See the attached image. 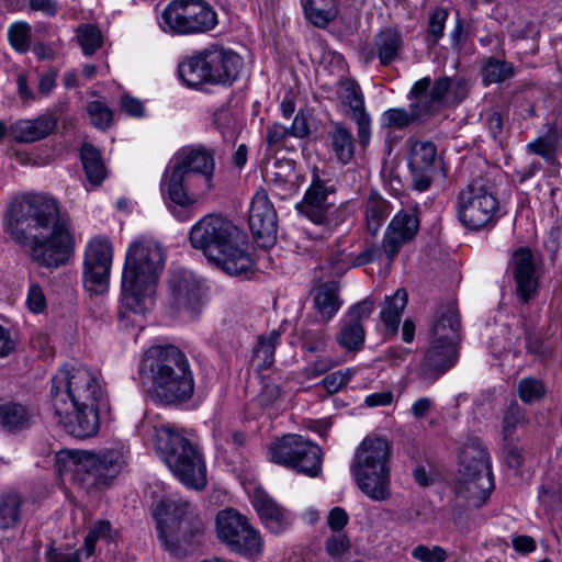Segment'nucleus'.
Returning a JSON list of instances; mask_svg holds the SVG:
<instances>
[{
	"label": "nucleus",
	"mask_w": 562,
	"mask_h": 562,
	"mask_svg": "<svg viewBox=\"0 0 562 562\" xmlns=\"http://www.w3.org/2000/svg\"><path fill=\"white\" fill-rule=\"evenodd\" d=\"M3 227L14 243L29 248L31 259L38 266L57 269L74 252L70 220L60 213L58 201L50 195L14 198L5 210Z\"/></svg>",
	"instance_id": "1"
},
{
	"label": "nucleus",
	"mask_w": 562,
	"mask_h": 562,
	"mask_svg": "<svg viewBox=\"0 0 562 562\" xmlns=\"http://www.w3.org/2000/svg\"><path fill=\"white\" fill-rule=\"evenodd\" d=\"M50 404L69 435L94 436L100 428L99 409L106 404L100 374L85 366L65 364L52 378Z\"/></svg>",
	"instance_id": "2"
},
{
	"label": "nucleus",
	"mask_w": 562,
	"mask_h": 562,
	"mask_svg": "<svg viewBox=\"0 0 562 562\" xmlns=\"http://www.w3.org/2000/svg\"><path fill=\"white\" fill-rule=\"evenodd\" d=\"M214 151L203 145L178 149L160 183L161 193L169 200L168 207L181 222L193 215V205L213 189Z\"/></svg>",
	"instance_id": "3"
},
{
	"label": "nucleus",
	"mask_w": 562,
	"mask_h": 562,
	"mask_svg": "<svg viewBox=\"0 0 562 562\" xmlns=\"http://www.w3.org/2000/svg\"><path fill=\"white\" fill-rule=\"evenodd\" d=\"M165 261L164 247L157 239L140 237L130 245L122 273V319L136 324L137 317H144L153 308Z\"/></svg>",
	"instance_id": "4"
},
{
	"label": "nucleus",
	"mask_w": 562,
	"mask_h": 562,
	"mask_svg": "<svg viewBox=\"0 0 562 562\" xmlns=\"http://www.w3.org/2000/svg\"><path fill=\"white\" fill-rule=\"evenodd\" d=\"M189 240L209 261L225 273L238 276L248 272L254 260L246 249L245 234L229 220L209 214L190 229Z\"/></svg>",
	"instance_id": "5"
},
{
	"label": "nucleus",
	"mask_w": 562,
	"mask_h": 562,
	"mask_svg": "<svg viewBox=\"0 0 562 562\" xmlns=\"http://www.w3.org/2000/svg\"><path fill=\"white\" fill-rule=\"evenodd\" d=\"M140 376L155 400L171 405L189 401L194 380L187 356L175 346H154L143 356Z\"/></svg>",
	"instance_id": "6"
},
{
	"label": "nucleus",
	"mask_w": 562,
	"mask_h": 562,
	"mask_svg": "<svg viewBox=\"0 0 562 562\" xmlns=\"http://www.w3.org/2000/svg\"><path fill=\"white\" fill-rule=\"evenodd\" d=\"M130 459V450L115 443L98 452L64 450L57 454L59 471L83 488L108 484L122 473Z\"/></svg>",
	"instance_id": "7"
},
{
	"label": "nucleus",
	"mask_w": 562,
	"mask_h": 562,
	"mask_svg": "<svg viewBox=\"0 0 562 562\" xmlns=\"http://www.w3.org/2000/svg\"><path fill=\"white\" fill-rule=\"evenodd\" d=\"M157 452L173 475L187 487L206 486V468L196 447L169 423L153 425Z\"/></svg>",
	"instance_id": "8"
},
{
	"label": "nucleus",
	"mask_w": 562,
	"mask_h": 562,
	"mask_svg": "<svg viewBox=\"0 0 562 562\" xmlns=\"http://www.w3.org/2000/svg\"><path fill=\"white\" fill-rule=\"evenodd\" d=\"M391 452L390 441L381 436H367L355 451L351 474L359 490L374 502L391 496Z\"/></svg>",
	"instance_id": "9"
},
{
	"label": "nucleus",
	"mask_w": 562,
	"mask_h": 562,
	"mask_svg": "<svg viewBox=\"0 0 562 562\" xmlns=\"http://www.w3.org/2000/svg\"><path fill=\"white\" fill-rule=\"evenodd\" d=\"M243 65V58L233 49L211 45L184 58L178 66V74L190 88L204 83L232 86Z\"/></svg>",
	"instance_id": "10"
},
{
	"label": "nucleus",
	"mask_w": 562,
	"mask_h": 562,
	"mask_svg": "<svg viewBox=\"0 0 562 562\" xmlns=\"http://www.w3.org/2000/svg\"><path fill=\"white\" fill-rule=\"evenodd\" d=\"M493 490L490 454L480 439H469L459 453L458 493L480 506Z\"/></svg>",
	"instance_id": "11"
},
{
	"label": "nucleus",
	"mask_w": 562,
	"mask_h": 562,
	"mask_svg": "<svg viewBox=\"0 0 562 562\" xmlns=\"http://www.w3.org/2000/svg\"><path fill=\"white\" fill-rule=\"evenodd\" d=\"M456 214L470 231L492 228L501 217L499 201L488 181L473 179L457 195Z\"/></svg>",
	"instance_id": "12"
},
{
	"label": "nucleus",
	"mask_w": 562,
	"mask_h": 562,
	"mask_svg": "<svg viewBox=\"0 0 562 562\" xmlns=\"http://www.w3.org/2000/svg\"><path fill=\"white\" fill-rule=\"evenodd\" d=\"M154 516L158 537L162 546L171 552L178 550L180 540H186L191 530L199 531L202 527L200 519L193 515L192 505L183 499H161L154 509Z\"/></svg>",
	"instance_id": "13"
},
{
	"label": "nucleus",
	"mask_w": 562,
	"mask_h": 562,
	"mask_svg": "<svg viewBox=\"0 0 562 562\" xmlns=\"http://www.w3.org/2000/svg\"><path fill=\"white\" fill-rule=\"evenodd\" d=\"M268 456L271 462L311 477L318 476L322 471L321 448L300 435H285L271 442Z\"/></svg>",
	"instance_id": "14"
},
{
	"label": "nucleus",
	"mask_w": 562,
	"mask_h": 562,
	"mask_svg": "<svg viewBox=\"0 0 562 562\" xmlns=\"http://www.w3.org/2000/svg\"><path fill=\"white\" fill-rule=\"evenodd\" d=\"M160 23L177 34H199L217 25V14L205 0H172L161 12Z\"/></svg>",
	"instance_id": "15"
},
{
	"label": "nucleus",
	"mask_w": 562,
	"mask_h": 562,
	"mask_svg": "<svg viewBox=\"0 0 562 562\" xmlns=\"http://www.w3.org/2000/svg\"><path fill=\"white\" fill-rule=\"evenodd\" d=\"M216 536L233 552L246 558H258L263 551L259 531L250 526L246 516L234 508L217 513Z\"/></svg>",
	"instance_id": "16"
},
{
	"label": "nucleus",
	"mask_w": 562,
	"mask_h": 562,
	"mask_svg": "<svg viewBox=\"0 0 562 562\" xmlns=\"http://www.w3.org/2000/svg\"><path fill=\"white\" fill-rule=\"evenodd\" d=\"M112 257L113 249L109 240L94 238L88 243L83 258V284L89 292H106Z\"/></svg>",
	"instance_id": "17"
},
{
	"label": "nucleus",
	"mask_w": 562,
	"mask_h": 562,
	"mask_svg": "<svg viewBox=\"0 0 562 562\" xmlns=\"http://www.w3.org/2000/svg\"><path fill=\"white\" fill-rule=\"evenodd\" d=\"M169 290L172 303L178 310L196 314L203 303V291L200 280L196 276L186 269H179L171 273Z\"/></svg>",
	"instance_id": "18"
},
{
	"label": "nucleus",
	"mask_w": 562,
	"mask_h": 562,
	"mask_svg": "<svg viewBox=\"0 0 562 562\" xmlns=\"http://www.w3.org/2000/svg\"><path fill=\"white\" fill-rule=\"evenodd\" d=\"M418 228L419 218L414 211H400L391 220L383 237V251L389 262L395 259L403 245L415 238Z\"/></svg>",
	"instance_id": "19"
},
{
	"label": "nucleus",
	"mask_w": 562,
	"mask_h": 562,
	"mask_svg": "<svg viewBox=\"0 0 562 562\" xmlns=\"http://www.w3.org/2000/svg\"><path fill=\"white\" fill-rule=\"evenodd\" d=\"M249 227L257 239L272 243L277 235L278 216L266 191L260 190L254 195L249 209Z\"/></svg>",
	"instance_id": "20"
},
{
	"label": "nucleus",
	"mask_w": 562,
	"mask_h": 562,
	"mask_svg": "<svg viewBox=\"0 0 562 562\" xmlns=\"http://www.w3.org/2000/svg\"><path fill=\"white\" fill-rule=\"evenodd\" d=\"M329 187L318 177H314L304 199L296 204L297 211L311 222L319 225H329L331 205L327 203Z\"/></svg>",
	"instance_id": "21"
},
{
	"label": "nucleus",
	"mask_w": 562,
	"mask_h": 562,
	"mask_svg": "<svg viewBox=\"0 0 562 562\" xmlns=\"http://www.w3.org/2000/svg\"><path fill=\"white\" fill-rule=\"evenodd\" d=\"M458 356V345L429 341L420 364V375L435 381L456 364Z\"/></svg>",
	"instance_id": "22"
},
{
	"label": "nucleus",
	"mask_w": 562,
	"mask_h": 562,
	"mask_svg": "<svg viewBox=\"0 0 562 562\" xmlns=\"http://www.w3.org/2000/svg\"><path fill=\"white\" fill-rule=\"evenodd\" d=\"M512 265L517 294L524 302H527L536 294L538 288L536 263L531 250L524 247L516 250Z\"/></svg>",
	"instance_id": "23"
},
{
	"label": "nucleus",
	"mask_w": 562,
	"mask_h": 562,
	"mask_svg": "<svg viewBox=\"0 0 562 562\" xmlns=\"http://www.w3.org/2000/svg\"><path fill=\"white\" fill-rule=\"evenodd\" d=\"M431 79L424 77L412 87L411 95L420 104L428 115L436 111L442 103L449 104L451 80L449 78L438 79L431 87Z\"/></svg>",
	"instance_id": "24"
},
{
	"label": "nucleus",
	"mask_w": 562,
	"mask_h": 562,
	"mask_svg": "<svg viewBox=\"0 0 562 562\" xmlns=\"http://www.w3.org/2000/svg\"><path fill=\"white\" fill-rule=\"evenodd\" d=\"M251 503L262 522L271 532L279 533L290 525L288 512L266 492L255 491Z\"/></svg>",
	"instance_id": "25"
},
{
	"label": "nucleus",
	"mask_w": 562,
	"mask_h": 562,
	"mask_svg": "<svg viewBox=\"0 0 562 562\" xmlns=\"http://www.w3.org/2000/svg\"><path fill=\"white\" fill-rule=\"evenodd\" d=\"M429 341L440 344L460 342V319L453 305L441 306L429 330Z\"/></svg>",
	"instance_id": "26"
},
{
	"label": "nucleus",
	"mask_w": 562,
	"mask_h": 562,
	"mask_svg": "<svg viewBox=\"0 0 562 562\" xmlns=\"http://www.w3.org/2000/svg\"><path fill=\"white\" fill-rule=\"evenodd\" d=\"M23 498L16 492H9L0 498V543L14 538L22 515Z\"/></svg>",
	"instance_id": "27"
},
{
	"label": "nucleus",
	"mask_w": 562,
	"mask_h": 562,
	"mask_svg": "<svg viewBox=\"0 0 562 562\" xmlns=\"http://www.w3.org/2000/svg\"><path fill=\"white\" fill-rule=\"evenodd\" d=\"M52 116H40L34 120H19L10 127L12 136L21 143H33L46 137L55 128Z\"/></svg>",
	"instance_id": "28"
},
{
	"label": "nucleus",
	"mask_w": 562,
	"mask_h": 562,
	"mask_svg": "<svg viewBox=\"0 0 562 562\" xmlns=\"http://www.w3.org/2000/svg\"><path fill=\"white\" fill-rule=\"evenodd\" d=\"M373 45L380 64L387 66L400 57L404 38L397 29L385 27L376 33Z\"/></svg>",
	"instance_id": "29"
},
{
	"label": "nucleus",
	"mask_w": 562,
	"mask_h": 562,
	"mask_svg": "<svg viewBox=\"0 0 562 562\" xmlns=\"http://www.w3.org/2000/svg\"><path fill=\"white\" fill-rule=\"evenodd\" d=\"M34 414L15 402H0V426L9 431L22 430L31 425Z\"/></svg>",
	"instance_id": "30"
},
{
	"label": "nucleus",
	"mask_w": 562,
	"mask_h": 562,
	"mask_svg": "<svg viewBox=\"0 0 562 562\" xmlns=\"http://www.w3.org/2000/svg\"><path fill=\"white\" fill-rule=\"evenodd\" d=\"M411 104L409 109L395 108L389 109L381 116V124L384 127H392L403 130L411 123L420 120L426 116V113L422 109L420 104L409 94Z\"/></svg>",
	"instance_id": "31"
},
{
	"label": "nucleus",
	"mask_w": 562,
	"mask_h": 562,
	"mask_svg": "<svg viewBox=\"0 0 562 562\" xmlns=\"http://www.w3.org/2000/svg\"><path fill=\"white\" fill-rule=\"evenodd\" d=\"M333 151L342 164H348L355 155V139L351 132L340 122H333L329 131Z\"/></svg>",
	"instance_id": "32"
},
{
	"label": "nucleus",
	"mask_w": 562,
	"mask_h": 562,
	"mask_svg": "<svg viewBox=\"0 0 562 562\" xmlns=\"http://www.w3.org/2000/svg\"><path fill=\"white\" fill-rule=\"evenodd\" d=\"M407 304V293L404 289H398L392 296L385 299L380 313V318L384 326L392 334L397 331L401 317Z\"/></svg>",
	"instance_id": "33"
},
{
	"label": "nucleus",
	"mask_w": 562,
	"mask_h": 562,
	"mask_svg": "<svg viewBox=\"0 0 562 562\" xmlns=\"http://www.w3.org/2000/svg\"><path fill=\"white\" fill-rule=\"evenodd\" d=\"M437 149L434 143L427 140H414L409 146V170L432 171Z\"/></svg>",
	"instance_id": "34"
},
{
	"label": "nucleus",
	"mask_w": 562,
	"mask_h": 562,
	"mask_svg": "<svg viewBox=\"0 0 562 562\" xmlns=\"http://www.w3.org/2000/svg\"><path fill=\"white\" fill-rule=\"evenodd\" d=\"M339 286L336 282L330 281L322 284L315 294L314 302L319 314L330 319L339 310L340 301L338 297Z\"/></svg>",
	"instance_id": "35"
},
{
	"label": "nucleus",
	"mask_w": 562,
	"mask_h": 562,
	"mask_svg": "<svg viewBox=\"0 0 562 562\" xmlns=\"http://www.w3.org/2000/svg\"><path fill=\"white\" fill-rule=\"evenodd\" d=\"M82 166L89 182L99 186L106 176L105 166L99 150L91 144H85L80 153Z\"/></svg>",
	"instance_id": "36"
},
{
	"label": "nucleus",
	"mask_w": 562,
	"mask_h": 562,
	"mask_svg": "<svg viewBox=\"0 0 562 562\" xmlns=\"http://www.w3.org/2000/svg\"><path fill=\"white\" fill-rule=\"evenodd\" d=\"M337 98L341 104L350 109L352 115L367 111L364 106V95L360 86L355 80H339L337 87Z\"/></svg>",
	"instance_id": "37"
},
{
	"label": "nucleus",
	"mask_w": 562,
	"mask_h": 562,
	"mask_svg": "<svg viewBox=\"0 0 562 562\" xmlns=\"http://www.w3.org/2000/svg\"><path fill=\"white\" fill-rule=\"evenodd\" d=\"M269 184L283 191H290L293 187L294 167L291 160H277L265 172Z\"/></svg>",
	"instance_id": "38"
},
{
	"label": "nucleus",
	"mask_w": 562,
	"mask_h": 562,
	"mask_svg": "<svg viewBox=\"0 0 562 562\" xmlns=\"http://www.w3.org/2000/svg\"><path fill=\"white\" fill-rule=\"evenodd\" d=\"M389 203L378 194H371L366 204L367 228L375 235L389 216Z\"/></svg>",
	"instance_id": "39"
},
{
	"label": "nucleus",
	"mask_w": 562,
	"mask_h": 562,
	"mask_svg": "<svg viewBox=\"0 0 562 562\" xmlns=\"http://www.w3.org/2000/svg\"><path fill=\"white\" fill-rule=\"evenodd\" d=\"M280 331L272 330L267 336L262 335L258 338V345L255 349V360L259 371L268 369L274 361L276 347L280 340Z\"/></svg>",
	"instance_id": "40"
},
{
	"label": "nucleus",
	"mask_w": 562,
	"mask_h": 562,
	"mask_svg": "<svg viewBox=\"0 0 562 562\" xmlns=\"http://www.w3.org/2000/svg\"><path fill=\"white\" fill-rule=\"evenodd\" d=\"M337 341L347 350H359L364 342V329L362 324L344 318Z\"/></svg>",
	"instance_id": "41"
},
{
	"label": "nucleus",
	"mask_w": 562,
	"mask_h": 562,
	"mask_svg": "<svg viewBox=\"0 0 562 562\" xmlns=\"http://www.w3.org/2000/svg\"><path fill=\"white\" fill-rule=\"evenodd\" d=\"M77 42L86 56L93 55L103 44V36L98 26L81 24L76 30Z\"/></svg>",
	"instance_id": "42"
},
{
	"label": "nucleus",
	"mask_w": 562,
	"mask_h": 562,
	"mask_svg": "<svg viewBox=\"0 0 562 562\" xmlns=\"http://www.w3.org/2000/svg\"><path fill=\"white\" fill-rule=\"evenodd\" d=\"M558 147V134L554 130L528 143L526 149L529 154L538 155L546 161H553Z\"/></svg>",
	"instance_id": "43"
},
{
	"label": "nucleus",
	"mask_w": 562,
	"mask_h": 562,
	"mask_svg": "<svg viewBox=\"0 0 562 562\" xmlns=\"http://www.w3.org/2000/svg\"><path fill=\"white\" fill-rule=\"evenodd\" d=\"M114 537L112 525L109 520L94 521L85 538L82 551L90 557L95 551V543L99 540L111 541Z\"/></svg>",
	"instance_id": "44"
},
{
	"label": "nucleus",
	"mask_w": 562,
	"mask_h": 562,
	"mask_svg": "<svg viewBox=\"0 0 562 562\" xmlns=\"http://www.w3.org/2000/svg\"><path fill=\"white\" fill-rule=\"evenodd\" d=\"M485 85L499 83L514 76V67L510 63L490 58L482 69Z\"/></svg>",
	"instance_id": "45"
},
{
	"label": "nucleus",
	"mask_w": 562,
	"mask_h": 562,
	"mask_svg": "<svg viewBox=\"0 0 562 562\" xmlns=\"http://www.w3.org/2000/svg\"><path fill=\"white\" fill-rule=\"evenodd\" d=\"M32 27L25 21L12 23L8 29V38L12 48L24 54L31 48Z\"/></svg>",
	"instance_id": "46"
},
{
	"label": "nucleus",
	"mask_w": 562,
	"mask_h": 562,
	"mask_svg": "<svg viewBox=\"0 0 562 562\" xmlns=\"http://www.w3.org/2000/svg\"><path fill=\"white\" fill-rule=\"evenodd\" d=\"M325 0H303V10L305 18L316 26L323 27L329 23L333 18L330 10L325 9Z\"/></svg>",
	"instance_id": "47"
},
{
	"label": "nucleus",
	"mask_w": 562,
	"mask_h": 562,
	"mask_svg": "<svg viewBox=\"0 0 562 562\" xmlns=\"http://www.w3.org/2000/svg\"><path fill=\"white\" fill-rule=\"evenodd\" d=\"M87 111L91 123L98 128H106L110 126L113 113L111 109L101 101H90L87 104Z\"/></svg>",
	"instance_id": "48"
},
{
	"label": "nucleus",
	"mask_w": 562,
	"mask_h": 562,
	"mask_svg": "<svg viewBox=\"0 0 562 562\" xmlns=\"http://www.w3.org/2000/svg\"><path fill=\"white\" fill-rule=\"evenodd\" d=\"M448 18L449 11L442 7L435 8L430 12L428 18V33L434 44H436L443 36Z\"/></svg>",
	"instance_id": "49"
},
{
	"label": "nucleus",
	"mask_w": 562,
	"mask_h": 562,
	"mask_svg": "<svg viewBox=\"0 0 562 562\" xmlns=\"http://www.w3.org/2000/svg\"><path fill=\"white\" fill-rule=\"evenodd\" d=\"M412 557L420 562H445L448 553L440 546L418 544L412 550Z\"/></svg>",
	"instance_id": "50"
},
{
	"label": "nucleus",
	"mask_w": 562,
	"mask_h": 562,
	"mask_svg": "<svg viewBox=\"0 0 562 562\" xmlns=\"http://www.w3.org/2000/svg\"><path fill=\"white\" fill-rule=\"evenodd\" d=\"M518 393L525 403H532L540 400L544 394L543 385L540 381L531 378L522 379L518 384Z\"/></svg>",
	"instance_id": "51"
},
{
	"label": "nucleus",
	"mask_w": 562,
	"mask_h": 562,
	"mask_svg": "<svg viewBox=\"0 0 562 562\" xmlns=\"http://www.w3.org/2000/svg\"><path fill=\"white\" fill-rule=\"evenodd\" d=\"M356 374V370L351 368H347L345 370H338L330 374H327L323 381V386L327 390L328 393H336L342 386H345Z\"/></svg>",
	"instance_id": "52"
},
{
	"label": "nucleus",
	"mask_w": 562,
	"mask_h": 562,
	"mask_svg": "<svg viewBox=\"0 0 562 562\" xmlns=\"http://www.w3.org/2000/svg\"><path fill=\"white\" fill-rule=\"evenodd\" d=\"M504 458L510 469L519 471L524 462L522 448L514 438L504 439Z\"/></svg>",
	"instance_id": "53"
},
{
	"label": "nucleus",
	"mask_w": 562,
	"mask_h": 562,
	"mask_svg": "<svg viewBox=\"0 0 562 562\" xmlns=\"http://www.w3.org/2000/svg\"><path fill=\"white\" fill-rule=\"evenodd\" d=\"M357 124L358 142L362 148H367L371 139V117L367 111L351 115Z\"/></svg>",
	"instance_id": "54"
},
{
	"label": "nucleus",
	"mask_w": 562,
	"mask_h": 562,
	"mask_svg": "<svg viewBox=\"0 0 562 562\" xmlns=\"http://www.w3.org/2000/svg\"><path fill=\"white\" fill-rule=\"evenodd\" d=\"M524 423V414L517 404H512L504 416V439L512 438L514 430Z\"/></svg>",
	"instance_id": "55"
},
{
	"label": "nucleus",
	"mask_w": 562,
	"mask_h": 562,
	"mask_svg": "<svg viewBox=\"0 0 562 562\" xmlns=\"http://www.w3.org/2000/svg\"><path fill=\"white\" fill-rule=\"evenodd\" d=\"M327 339V335L323 328L315 330L306 329L303 331L304 348L310 352L324 350Z\"/></svg>",
	"instance_id": "56"
},
{
	"label": "nucleus",
	"mask_w": 562,
	"mask_h": 562,
	"mask_svg": "<svg viewBox=\"0 0 562 562\" xmlns=\"http://www.w3.org/2000/svg\"><path fill=\"white\" fill-rule=\"evenodd\" d=\"M325 547L330 557L340 558L349 550L350 540L345 533L337 532L327 538Z\"/></svg>",
	"instance_id": "57"
},
{
	"label": "nucleus",
	"mask_w": 562,
	"mask_h": 562,
	"mask_svg": "<svg viewBox=\"0 0 562 562\" xmlns=\"http://www.w3.org/2000/svg\"><path fill=\"white\" fill-rule=\"evenodd\" d=\"M289 136L288 127L280 123H272L267 126L266 142L271 149L281 148Z\"/></svg>",
	"instance_id": "58"
},
{
	"label": "nucleus",
	"mask_w": 562,
	"mask_h": 562,
	"mask_svg": "<svg viewBox=\"0 0 562 562\" xmlns=\"http://www.w3.org/2000/svg\"><path fill=\"white\" fill-rule=\"evenodd\" d=\"M373 310H374V301L370 297H367V299L362 300L361 302L352 305L349 308L345 318L362 324L363 319H367L371 316Z\"/></svg>",
	"instance_id": "59"
},
{
	"label": "nucleus",
	"mask_w": 562,
	"mask_h": 562,
	"mask_svg": "<svg viewBox=\"0 0 562 562\" xmlns=\"http://www.w3.org/2000/svg\"><path fill=\"white\" fill-rule=\"evenodd\" d=\"M383 254H384L383 245L381 247H379V246L368 247L367 249L361 251L359 255L350 258L348 267H361V266H364L374 260H380L382 258Z\"/></svg>",
	"instance_id": "60"
},
{
	"label": "nucleus",
	"mask_w": 562,
	"mask_h": 562,
	"mask_svg": "<svg viewBox=\"0 0 562 562\" xmlns=\"http://www.w3.org/2000/svg\"><path fill=\"white\" fill-rule=\"evenodd\" d=\"M26 303L29 308L34 313H41L45 310L46 299L38 284H32L30 286Z\"/></svg>",
	"instance_id": "61"
},
{
	"label": "nucleus",
	"mask_w": 562,
	"mask_h": 562,
	"mask_svg": "<svg viewBox=\"0 0 562 562\" xmlns=\"http://www.w3.org/2000/svg\"><path fill=\"white\" fill-rule=\"evenodd\" d=\"M349 517L341 507H334L327 517V524L334 532H340L348 524Z\"/></svg>",
	"instance_id": "62"
},
{
	"label": "nucleus",
	"mask_w": 562,
	"mask_h": 562,
	"mask_svg": "<svg viewBox=\"0 0 562 562\" xmlns=\"http://www.w3.org/2000/svg\"><path fill=\"white\" fill-rule=\"evenodd\" d=\"M281 396V389L274 383H265L259 395L258 401L263 406L272 405Z\"/></svg>",
	"instance_id": "63"
},
{
	"label": "nucleus",
	"mask_w": 562,
	"mask_h": 562,
	"mask_svg": "<svg viewBox=\"0 0 562 562\" xmlns=\"http://www.w3.org/2000/svg\"><path fill=\"white\" fill-rule=\"evenodd\" d=\"M288 130L290 132V136L296 138H305L310 135V126L303 112L295 114L294 120Z\"/></svg>",
	"instance_id": "64"
}]
</instances>
